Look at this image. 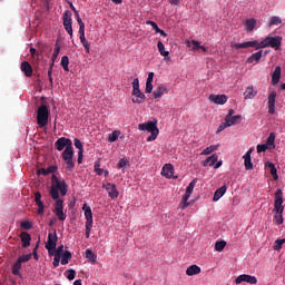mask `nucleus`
Returning a JSON list of instances; mask_svg holds the SVG:
<instances>
[{
  "instance_id": "51",
  "label": "nucleus",
  "mask_w": 285,
  "mask_h": 285,
  "mask_svg": "<svg viewBox=\"0 0 285 285\" xmlns=\"http://www.w3.org/2000/svg\"><path fill=\"white\" fill-rule=\"evenodd\" d=\"M35 202H36V205H37V206L43 204V202H41V193L37 191V193L35 194Z\"/></svg>"
},
{
  "instance_id": "38",
  "label": "nucleus",
  "mask_w": 285,
  "mask_h": 285,
  "mask_svg": "<svg viewBox=\"0 0 285 285\" xmlns=\"http://www.w3.org/2000/svg\"><path fill=\"white\" fill-rule=\"evenodd\" d=\"M265 145L269 148H275V132L269 134Z\"/></svg>"
},
{
  "instance_id": "55",
  "label": "nucleus",
  "mask_w": 285,
  "mask_h": 285,
  "mask_svg": "<svg viewBox=\"0 0 285 285\" xmlns=\"http://www.w3.org/2000/svg\"><path fill=\"white\" fill-rule=\"evenodd\" d=\"M125 166H128V160L125 159V158H122V159H120V160L118 161L117 167H118L119 169H121V168H124Z\"/></svg>"
},
{
  "instance_id": "13",
  "label": "nucleus",
  "mask_w": 285,
  "mask_h": 285,
  "mask_svg": "<svg viewBox=\"0 0 285 285\" xmlns=\"http://www.w3.org/2000/svg\"><path fill=\"white\" fill-rule=\"evenodd\" d=\"M209 101L213 104H216L218 106H224L226 101H228V97L226 95H209L208 97Z\"/></svg>"
},
{
  "instance_id": "18",
  "label": "nucleus",
  "mask_w": 285,
  "mask_h": 285,
  "mask_svg": "<svg viewBox=\"0 0 285 285\" xmlns=\"http://www.w3.org/2000/svg\"><path fill=\"white\" fill-rule=\"evenodd\" d=\"M165 92H168V87H166V85H160L153 91V97L154 99H161Z\"/></svg>"
},
{
  "instance_id": "53",
  "label": "nucleus",
  "mask_w": 285,
  "mask_h": 285,
  "mask_svg": "<svg viewBox=\"0 0 285 285\" xmlns=\"http://www.w3.org/2000/svg\"><path fill=\"white\" fill-rule=\"evenodd\" d=\"M60 262H61V256L55 255V257H53V268H59Z\"/></svg>"
},
{
  "instance_id": "20",
  "label": "nucleus",
  "mask_w": 285,
  "mask_h": 285,
  "mask_svg": "<svg viewBox=\"0 0 285 285\" xmlns=\"http://www.w3.org/2000/svg\"><path fill=\"white\" fill-rule=\"evenodd\" d=\"M161 175L164 177H167V179H170L173 177V175H175V168L173 167V165L166 164L163 167Z\"/></svg>"
},
{
  "instance_id": "34",
  "label": "nucleus",
  "mask_w": 285,
  "mask_h": 285,
  "mask_svg": "<svg viewBox=\"0 0 285 285\" xmlns=\"http://www.w3.org/2000/svg\"><path fill=\"white\" fill-rule=\"evenodd\" d=\"M22 262L21 261H17L13 266H12V275H21V266H22Z\"/></svg>"
},
{
  "instance_id": "31",
  "label": "nucleus",
  "mask_w": 285,
  "mask_h": 285,
  "mask_svg": "<svg viewBox=\"0 0 285 285\" xmlns=\"http://www.w3.org/2000/svg\"><path fill=\"white\" fill-rule=\"evenodd\" d=\"M86 259L90 262V264H97V255L92 253L91 249H86Z\"/></svg>"
},
{
  "instance_id": "17",
  "label": "nucleus",
  "mask_w": 285,
  "mask_h": 285,
  "mask_svg": "<svg viewBox=\"0 0 285 285\" xmlns=\"http://www.w3.org/2000/svg\"><path fill=\"white\" fill-rule=\"evenodd\" d=\"M250 155H253V149H249L244 156V166L246 170H253V160L250 158Z\"/></svg>"
},
{
  "instance_id": "47",
  "label": "nucleus",
  "mask_w": 285,
  "mask_h": 285,
  "mask_svg": "<svg viewBox=\"0 0 285 285\" xmlns=\"http://www.w3.org/2000/svg\"><path fill=\"white\" fill-rule=\"evenodd\" d=\"M32 259V254H27L18 257V261L24 264L26 262H30Z\"/></svg>"
},
{
  "instance_id": "29",
  "label": "nucleus",
  "mask_w": 285,
  "mask_h": 285,
  "mask_svg": "<svg viewBox=\"0 0 285 285\" xmlns=\"http://www.w3.org/2000/svg\"><path fill=\"white\" fill-rule=\"evenodd\" d=\"M225 121L229 126H235V124H239L242 121V116L236 115V116H229V118H225Z\"/></svg>"
},
{
  "instance_id": "9",
  "label": "nucleus",
  "mask_w": 285,
  "mask_h": 285,
  "mask_svg": "<svg viewBox=\"0 0 285 285\" xmlns=\"http://www.w3.org/2000/svg\"><path fill=\"white\" fill-rule=\"evenodd\" d=\"M62 19H63V28L66 32H68V35L72 37V12L68 10L65 11Z\"/></svg>"
},
{
  "instance_id": "52",
  "label": "nucleus",
  "mask_w": 285,
  "mask_h": 285,
  "mask_svg": "<svg viewBox=\"0 0 285 285\" xmlns=\"http://www.w3.org/2000/svg\"><path fill=\"white\" fill-rule=\"evenodd\" d=\"M21 228H23V230H30V228H32V223L30 222H22L21 223Z\"/></svg>"
},
{
  "instance_id": "5",
  "label": "nucleus",
  "mask_w": 285,
  "mask_h": 285,
  "mask_svg": "<svg viewBox=\"0 0 285 285\" xmlns=\"http://www.w3.org/2000/svg\"><path fill=\"white\" fill-rule=\"evenodd\" d=\"M48 117H50L48 106L41 105L37 111V124L40 126V128L48 126Z\"/></svg>"
},
{
  "instance_id": "8",
  "label": "nucleus",
  "mask_w": 285,
  "mask_h": 285,
  "mask_svg": "<svg viewBox=\"0 0 285 285\" xmlns=\"http://www.w3.org/2000/svg\"><path fill=\"white\" fill-rule=\"evenodd\" d=\"M79 36H80V43L83 46L86 51L90 52V42L86 39V23L79 20Z\"/></svg>"
},
{
  "instance_id": "14",
  "label": "nucleus",
  "mask_w": 285,
  "mask_h": 285,
  "mask_svg": "<svg viewBox=\"0 0 285 285\" xmlns=\"http://www.w3.org/2000/svg\"><path fill=\"white\" fill-rule=\"evenodd\" d=\"M82 210L85 213L86 226H92V208L88 204H83Z\"/></svg>"
},
{
  "instance_id": "12",
  "label": "nucleus",
  "mask_w": 285,
  "mask_h": 285,
  "mask_svg": "<svg viewBox=\"0 0 285 285\" xmlns=\"http://www.w3.org/2000/svg\"><path fill=\"white\" fill-rule=\"evenodd\" d=\"M242 282H246L247 284H257V277L248 274H242L235 279V284H242Z\"/></svg>"
},
{
  "instance_id": "56",
  "label": "nucleus",
  "mask_w": 285,
  "mask_h": 285,
  "mask_svg": "<svg viewBox=\"0 0 285 285\" xmlns=\"http://www.w3.org/2000/svg\"><path fill=\"white\" fill-rule=\"evenodd\" d=\"M145 92L147 95H150V92H153V82H146V88H145Z\"/></svg>"
},
{
  "instance_id": "50",
  "label": "nucleus",
  "mask_w": 285,
  "mask_h": 285,
  "mask_svg": "<svg viewBox=\"0 0 285 285\" xmlns=\"http://www.w3.org/2000/svg\"><path fill=\"white\" fill-rule=\"evenodd\" d=\"M139 89V78H135L132 81V92L138 91Z\"/></svg>"
},
{
  "instance_id": "21",
  "label": "nucleus",
  "mask_w": 285,
  "mask_h": 285,
  "mask_svg": "<svg viewBox=\"0 0 285 285\" xmlns=\"http://www.w3.org/2000/svg\"><path fill=\"white\" fill-rule=\"evenodd\" d=\"M226 190H228V186L223 185L220 188L216 189L214 193L213 202H219L224 195H226Z\"/></svg>"
},
{
  "instance_id": "15",
  "label": "nucleus",
  "mask_w": 285,
  "mask_h": 285,
  "mask_svg": "<svg viewBox=\"0 0 285 285\" xmlns=\"http://www.w3.org/2000/svg\"><path fill=\"white\" fill-rule=\"evenodd\" d=\"M131 97L134 104H144V101H146V95L141 92V90L132 91Z\"/></svg>"
},
{
  "instance_id": "64",
  "label": "nucleus",
  "mask_w": 285,
  "mask_h": 285,
  "mask_svg": "<svg viewBox=\"0 0 285 285\" xmlns=\"http://www.w3.org/2000/svg\"><path fill=\"white\" fill-rule=\"evenodd\" d=\"M265 168H269L271 170H273V169H275L276 167H275V164H273V163H271V161H267V163L265 164Z\"/></svg>"
},
{
  "instance_id": "48",
  "label": "nucleus",
  "mask_w": 285,
  "mask_h": 285,
  "mask_svg": "<svg viewBox=\"0 0 285 285\" xmlns=\"http://www.w3.org/2000/svg\"><path fill=\"white\" fill-rule=\"evenodd\" d=\"M75 277H77V272L75 269H68L67 278L69 279V282H72V279H75Z\"/></svg>"
},
{
  "instance_id": "45",
  "label": "nucleus",
  "mask_w": 285,
  "mask_h": 285,
  "mask_svg": "<svg viewBox=\"0 0 285 285\" xmlns=\"http://www.w3.org/2000/svg\"><path fill=\"white\" fill-rule=\"evenodd\" d=\"M279 23H282V18L274 16L271 18L269 20V27L271 26H279Z\"/></svg>"
},
{
  "instance_id": "16",
  "label": "nucleus",
  "mask_w": 285,
  "mask_h": 285,
  "mask_svg": "<svg viewBox=\"0 0 285 285\" xmlns=\"http://www.w3.org/2000/svg\"><path fill=\"white\" fill-rule=\"evenodd\" d=\"M277 98V92L272 91L268 96V112L269 115H275V99Z\"/></svg>"
},
{
  "instance_id": "43",
  "label": "nucleus",
  "mask_w": 285,
  "mask_h": 285,
  "mask_svg": "<svg viewBox=\"0 0 285 285\" xmlns=\"http://www.w3.org/2000/svg\"><path fill=\"white\" fill-rule=\"evenodd\" d=\"M59 52H61V47L59 46V43L55 45V51L52 53V63H55V60L57 59V57H59Z\"/></svg>"
},
{
  "instance_id": "4",
  "label": "nucleus",
  "mask_w": 285,
  "mask_h": 285,
  "mask_svg": "<svg viewBox=\"0 0 285 285\" xmlns=\"http://www.w3.org/2000/svg\"><path fill=\"white\" fill-rule=\"evenodd\" d=\"M138 130L150 132V136L147 137V141H155L159 136V128H157V119L154 121H147L138 125Z\"/></svg>"
},
{
  "instance_id": "22",
  "label": "nucleus",
  "mask_w": 285,
  "mask_h": 285,
  "mask_svg": "<svg viewBox=\"0 0 285 285\" xmlns=\"http://www.w3.org/2000/svg\"><path fill=\"white\" fill-rule=\"evenodd\" d=\"M20 70L24 73L26 77H32V65L28 61H22Z\"/></svg>"
},
{
  "instance_id": "40",
  "label": "nucleus",
  "mask_w": 285,
  "mask_h": 285,
  "mask_svg": "<svg viewBox=\"0 0 285 285\" xmlns=\"http://www.w3.org/2000/svg\"><path fill=\"white\" fill-rule=\"evenodd\" d=\"M224 248H226V242L225 240L216 242L215 250H217V253H222V250H224Z\"/></svg>"
},
{
  "instance_id": "23",
  "label": "nucleus",
  "mask_w": 285,
  "mask_h": 285,
  "mask_svg": "<svg viewBox=\"0 0 285 285\" xmlns=\"http://www.w3.org/2000/svg\"><path fill=\"white\" fill-rule=\"evenodd\" d=\"M279 79H282V67L277 66L272 75L273 86H277V83H279Z\"/></svg>"
},
{
  "instance_id": "1",
  "label": "nucleus",
  "mask_w": 285,
  "mask_h": 285,
  "mask_svg": "<svg viewBox=\"0 0 285 285\" xmlns=\"http://www.w3.org/2000/svg\"><path fill=\"white\" fill-rule=\"evenodd\" d=\"M59 191L61 197H66V195H68V185L66 180H59L57 175H52L51 189L49 191L55 202L52 213L56 214L59 222H66L67 216L66 213H63V199L59 198Z\"/></svg>"
},
{
  "instance_id": "33",
  "label": "nucleus",
  "mask_w": 285,
  "mask_h": 285,
  "mask_svg": "<svg viewBox=\"0 0 285 285\" xmlns=\"http://www.w3.org/2000/svg\"><path fill=\"white\" fill-rule=\"evenodd\" d=\"M60 66H62L65 72H70V68L68 67L70 66V59L68 58V56H63L61 58Z\"/></svg>"
},
{
  "instance_id": "59",
  "label": "nucleus",
  "mask_w": 285,
  "mask_h": 285,
  "mask_svg": "<svg viewBox=\"0 0 285 285\" xmlns=\"http://www.w3.org/2000/svg\"><path fill=\"white\" fill-rule=\"evenodd\" d=\"M55 255H58V257H61V255H63V245L58 246Z\"/></svg>"
},
{
  "instance_id": "7",
  "label": "nucleus",
  "mask_w": 285,
  "mask_h": 285,
  "mask_svg": "<svg viewBox=\"0 0 285 285\" xmlns=\"http://www.w3.org/2000/svg\"><path fill=\"white\" fill-rule=\"evenodd\" d=\"M58 239H59V237L57 236V229H53V232H50L48 234V239H47V243L45 245V248L47 250H57Z\"/></svg>"
},
{
  "instance_id": "36",
  "label": "nucleus",
  "mask_w": 285,
  "mask_h": 285,
  "mask_svg": "<svg viewBox=\"0 0 285 285\" xmlns=\"http://www.w3.org/2000/svg\"><path fill=\"white\" fill-rule=\"evenodd\" d=\"M157 48H158V51L160 52L161 57H168V55H170L169 51H166V47L164 46V42L158 41Z\"/></svg>"
},
{
  "instance_id": "39",
  "label": "nucleus",
  "mask_w": 285,
  "mask_h": 285,
  "mask_svg": "<svg viewBox=\"0 0 285 285\" xmlns=\"http://www.w3.org/2000/svg\"><path fill=\"white\" fill-rule=\"evenodd\" d=\"M186 46L188 47V48H193V50H199V48H200V43H199V41H197V40H191V41H186Z\"/></svg>"
},
{
  "instance_id": "26",
  "label": "nucleus",
  "mask_w": 285,
  "mask_h": 285,
  "mask_svg": "<svg viewBox=\"0 0 285 285\" xmlns=\"http://www.w3.org/2000/svg\"><path fill=\"white\" fill-rule=\"evenodd\" d=\"M247 32H253L255 30V27L257 26V20L254 18L247 19L244 23Z\"/></svg>"
},
{
  "instance_id": "24",
  "label": "nucleus",
  "mask_w": 285,
  "mask_h": 285,
  "mask_svg": "<svg viewBox=\"0 0 285 285\" xmlns=\"http://www.w3.org/2000/svg\"><path fill=\"white\" fill-rule=\"evenodd\" d=\"M20 239L22 242V248H28V246H30V242H32V237L28 234V232H22L20 234Z\"/></svg>"
},
{
  "instance_id": "6",
  "label": "nucleus",
  "mask_w": 285,
  "mask_h": 285,
  "mask_svg": "<svg viewBox=\"0 0 285 285\" xmlns=\"http://www.w3.org/2000/svg\"><path fill=\"white\" fill-rule=\"evenodd\" d=\"M75 150L72 149V145L70 147H66L62 153V159L67 164V169L72 170L75 168Z\"/></svg>"
},
{
  "instance_id": "2",
  "label": "nucleus",
  "mask_w": 285,
  "mask_h": 285,
  "mask_svg": "<svg viewBox=\"0 0 285 285\" xmlns=\"http://www.w3.org/2000/svg\"><path fill=\"white\" fill-rule=\"evenodd\" d=\"M274 48L275 50H279L282 48V38L277 37H266L263 41H246L242 43L230 42V48L234 50H242L246 48H255V50H262V48Z\"/></svg>"
},
{
  "instance_id": "27",
  "label": "nucleus",
  "mask_w": 285,
  "mask_h": 285,
  "mask_svg": "<svg viewBox=\"0 0 285 285\" xmlns=\"http://www.w3.org/2000/svg\"><path fill=\"white\" fill-rule=\"evenodd\" d=\"M219 156L217 154H214L209 156L206 160L203 161V166H215L216 161H218Z\"/></svg>"
},
{
  "instance_id": "37",
  "label": "nucleus",
  "mask_w": 285,
  "mask_h": 285,
  "mask_svg": "<svg viewBox=\"0 0 285 285\" xmlns=\"http://www.w3.org/2000/svg\"><path fill=\"white\" fill-rule=\"evenodd\" d=\"M219 148V145H210L209 147L205 148L200 155H210L212 153H215Z\"/></svg>"
},
{
  "instance_id": "62",
  "label": "nucleus",
  "mask_w": 285,
  "mask_h": 285,
  "mask_svg": "<svg viewBox=\"0 0 285 285\" xmlns=\"http://www.w3.org/2000/svg\"><path fill=\"white\" fill-rule=\"evenodd\" d=\"M187 206H189V204H188V200H185V198H184V196H183V200H181V203L179 204V208H187Z\"/></svg>"
},
{
  "instance_id": "28",
  "label": "nucleus",
  "mask_w": 285,
  "mask_h": 285,
  "mask_svg": "<svg viewBox=\"0 0 285 285\" xmlns=\"http://www.w3.org/2000/svg\"><path fill=\"white\" fill-rule=\"evenodd\" d=\"M256 96H257V91L253 88V86H249L246 88L244 92L245 99H255Z\"/></svg>"
},
{
  "instance_id": "41",
  "label": "nucleus",
  "mask_w": 285,
  "mask_h": 285,
  "mask_svg": "<svg viewBox=\"0 0 285 285\" xmlns=\"http://www.w3.org/2000/svg\"><path fill=\"white\" fill-rule=\"evenodd\" d=\"M94 168H95L96 175H99V176L104 175V169L101 168V163L99 160L95 161Z\"/></svg>"
},
{
  "instance_id": "46",
  "label": "nucleus",
  "mask_w": 285,
  "mask_h": 285,
  "mask_svg": "<svg viewBox=\"0 0 285 285\" xmlns=\"http://www.w3.org/2000/svg\"><path fill=\"white\" fill-rule=\"evenodd\" d=\"M73 146L79 149L78 153H83V144H81V140H79V138L73 139Z\"/></svg>"
},
{
  "instance_id": "60",
  "label": "nucleus",
  "mask_w": 285,
  "mask_h": 285,
  "mask_svg": "<svg viewBox=\"0 0 285 285\" xmlns=\"http://www.w3.org/2000/svg\"><path fill=\"white\" fill-rule=\"evenodd\" d=\"M271 175H272L274 181H277V179H279V176L277 175V168L271 170Z\"/></svg>"
},
{
  "instance_id": "54",
  "label": "nucleus",
  "mask_w": 285,
  "mask_h": 285,
  "mask_svg": "<svg viewBox=\"0 0 285 285\" xmlns=\"http://www.w3.org/2000/svg\"><path fill=\"white\" fill-rule=\"evenodd\" d=\"M226 128H229V126L227 125L226 120L224 122H222L217 129V134L223 132V130H226Z\"/></svg>"
},
{
  "instance_id": "10",
  "label": "nucleus",
  "mask_w": 285,
  "mask_h": 285,
  "mask_svg": "<svg viewBox=\"0 0 285 285\" xmlns=\"http://www.w3.org/2000/svg\"><path fill=\"white\" fill-rule=\"evenodd\" d=\"M102 188L107 190L110 199H117V197H119V190H117V185L107 183L102 185Z\"/></svg>"
},
{
  "instance_id": "57",
  "label": "nucleus",
  "mask_w": 285,
  "mask_h": 285,
  "mask_svg": "<svg viewBox=\"0 0 285 285\" xmlns=\"http://www.w3.org/2000/svg\"><path fill=\"white\" fill-rule=\"evenodd\" d=\"M268 146L266 145H257V153H266L268 150Z\"/></svg>"
},
{
  "instance_id": "30",
  "label": "nucleus",
  "mask_w": 285,
  "mask_h": 285,
  "mask_svg": "<svg viewBox=\"0 0 285 285\" xmlns=\"http://www.w3.org/2000/svg\"><path fill=\"white\" fill-rule=\"evenodd\" d=\"M262 50L253 53L249 58H247V63H253L254 61H256V63H259V59H262Z\"/></svg>"
},
{
  "instance_id": "11",
  "label": "nucleus",
  "mask_w": 285,
  "mask_h": 285,
  "mask_svg": "<svg viewBox=\"0 0 285 285\" xmlns=\"http://www.w3.org/2000/svg\"><path fill=\"white\" fill-rule=\"evenodd\" d=\"M56 149L59 151L63 150V148H70L72 146V140L70 138L61 137L55 142Z\"/></svg>"
},
{
  "instance_id": "49",
  "label": "nucleus",
  "mask_w": 285,
  "mask_h": 285,
  "mask_svg": "<svg viewBox=\"0 0 285 285\" xmlns=\"http://www.w3.org/2000/svg\"><path fill=\"white\" fill-rule=\"evenodd\" d=\"M147 26H151V28H153V30H155V32H158L160 30L159 26H157V22H155L153 20H148Z\"/></svg>"
},
{
  "instance_id": "35",
  "label": "nucleus",
  "mask_w": 285,
  "mask_h": 285,
  "mask_svg": "<svg viewBox=\"0 0 285 285\" xmlns=\"http://www.w3.org/2000/svg\"><path fill=\"white\" fill-rule=\"evenodd\" d=\"M119 135H121V131H119V130H115L111 134H109V136H108L109 144H115V141H117V139H119Z\"/></svg>"
},
{
  "instance_id": "63",
  "label": "nucleus",
  "mask_w": 285,
  "mask_h": 285,
  "mask_svg": "<svg viewBox=\"0 0 285 285\" xmlns=\"http://www.w3.org/2000/svg\"><path fill=\"white\" fill-rule=\"evenodd\" d=\"M37 206H38V215H43V210H45L43 203Z\"/></svg>"
},
{
  "instance_id": "58",
  "label": "nucleus",
  "mask_w": 285,
  "mask_h": 285,
  "mask_svg": "<svg viewBox=\"0 0 285 285\" xmlns=\"http://www.w3.org/2000/svg\"><path fill=\"white\" fill-rule=\"evenodd\" d=\"M90 230H92V225H86V238L90 239Z\"/></svg>"
},
{
  "instance_id": "25",
  "label": "nucleus",
  "mask_w": 285,
  "mask_h": 285,
  "mask_svg": "<svg viewBox=\"0 0 285 285\" xmlns=\"http://www.w3.org/2000/svg\"><path fill=\"white\" fill-rule=\"evenodd\" d=\"M199 273H202V267L197 265H191L186 269V275H188V277H193V275H199Z\"/></svg>"
},
{
  "instance_id": "3",
  "label": "nucleus",
  "mask_w": 285,
  "mask_h": 285,
  "mask_svg": "<svg viewBox=\"0 0 285 285\" xmlns=\"http://www.w3.org/2000/svg\"><path fill=\"white\" fill-rule=\"evenodd\" d=\"M274 224L277 226H282L284 224V191L282 189H277L274 194Z\"/></svg>"
},
{
  "instance_id": "61",
  "label": "nucleus",
  "mask_w": 285,
  "mask_h": 285,
  "mask_svg": "<svg viewBox=\"0 0 285 285\" xmlns=\"http://www.w3.org/2000/svg\"><path fill=\"white\" fill-rule=\"evenodd\" d=\"M37 248H39V245H36L31 255H33L36 262H39V254L37 253Z\"/></svg>"
},
{
  "instance_id": "42",
  "label": "nucleus",
  "mask_w": 285,
  "mask_h": 285,
  "mask_svg": "<svg viewBox=\"0 0 285 285\" xmlns=\"http://www.w3.org/2000/svg\"><path fill=\"white\" fill-rule=\"evenodd\" d=\"M42 175H51L57 173V166H49L47 169H41Z\"/></svg>"
},
{
  "instance_id": "44",
  "label": "nucleus",
  "mask_w": 285,
  "mask_h": 285,
  "mask_svg": "<svg viewBox=\"0 0 285 285\" xmlns=\"http://www.w3.org/2000/svg\"><path fill=\"white\" fill-rule=\"evenodd\" d=\"M285 244V238L276 239L274 245V250H282V246Z\"/></svg>"
},
{
  "instance_id": "19",
  "label": "nucleus",
  "mask_w": 285,
  "mask_h": 285,
  "mask_svg": "<svg viewBox=\"0 0 285 285\" xmlns=\"http://www.w3.org/2000/svg\"><path fill=\"white\" fill-rule=\"evenodd\" d=\"M195 186H197V178H194L187 186L184 195L185 202H188V199H190V195H193V190H195Z\"/></svg>"
},
{
  "instance_id": "32",
  "label": "nucleus",
  "mask_w": 285,
  "mask_h": 285,
  "mask_svg": "<svg viewBox=\"0 0 285 285\" xmlns=\"http://www.w3.org/2000/svg\"><path fill=\"white\" fill-rule=\"evenodd\" d=\"M70 259H72V253H70V250H66L61 257V265L66 266L69 264Z\"/></svg>"
}]
</instances>
